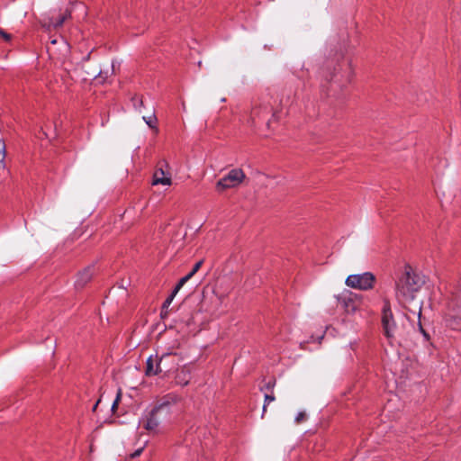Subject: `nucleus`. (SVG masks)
<instances>
[{"instance_id": "obj_14", "label": "nucleus", "mask_w": 461, "mask_h": 461, "mask_svg": "<svg viewBox=\"0 0 461 461\" xmlns=\"http://www.w3.org/2000/svg\"><path fill=\"white\" fill-rule=\"evenodd\" d=\"M193 276L188 273L186 276H183L176 285L174 289V294H177L178 291L182 288V286L192 278Z\"/></svg>"}, {"instance_id": "obj_7", "label": "nucleus", "mask_w": 461, "mask_h": 461, "mask_svg": "<svg viewBox=\"0 0 461 461\" xmlns=\"http://www.w3.org/2000/svg\"><path fill=\"white\" fill-rule=\"evenodd\" d=\"M161 359H162V357H158L157 355L155 357L150 356L147 359V365H146V370H145L146 375L152 376V375H156L161 372V369H160Z\"/></svg>"}, {"instance_id": "obj_15", "label": "nucleus", "mask_w": 461, "mask_h": 461, "mask_svg": "<svg viewBox=\"0 0 461 461\" xmlns=\"http://www.w3.org/2000/svg\"><path fill=\"white\" fill-rule=\"evenodd\" d=\"M306 420H307L306 412L305 411H301L294 418V422L296 424H301L302 422H304Z\"/></svg>"}, {"instance_id": "obj_4", "label": "nucleus", "mask_w": 461, "mask_h": 461, "mask_svg": "<svg viewBox=\"0 0 461 461\" xmlns=\"http://www.w3.org/2000/svg\"><path fill=\"white\" fill-rule=\"evenodd\" d=\"M375 280V276L372 273L366 272L348 276L345 284L350 288L366 291L374 287Z\"/></svg>"}, {"instance_id": "obj_10", "label": "nucleus", "mask_w": 461, "mask_h": 461, "mask_svg": "<svg viewBox=\"0 0 461 461\" xmlns=\"http://www.w3.org/2000/svg\"><path fill=\"white\" fill-rule=\"evenodd\" d=\"M71 16V11L68 8L61 11L57 16H51L50 23L57 28L61 26L65 21H67Z\"/></svg>"}, {"instance_id": "obj_18", "label": "nucleus", "mask_w": 461, "mask_h": 461, "mask_svg": "<svg viewBox=\"0 0 461 461\" xmlns=\"http://www.w3.org/2000/svg\"><path fill=\"white\" fill-rule=\"evenodd\" d=\"M0 36L5 41H10L12 40V35L5 32L3 29L0 28Z\"/></svg>"}, {"instance_id": "obj_16", "label": "nucleus", "mask_w": 461, "mask_h": 461, "mask_svg": "<svg viewBox=\"0 0 461 461\" xmlns=\"http://www.w3.org/2000/svg\"><path fill=\"white\" fill-rule=\"evenodd\" d=\"M275 400V397L272 394H265V403L263 405V414L266 412L267 406Z\"/></svg>"}, {"instance_id": "obj_27", "label": "nucleus", "mask_w": 461, "mask_h": 461, "mask_svg": "<svg viewBox=\"0 0 461 461\" xmlns=\"http://www.w3.org/2000/svg\"><path fill=\"white\" fill-rule=\"evenodd\" d=\"M264 110H265L266 113H268V108L267 107H265Z\"/></svg>"}, {"instance_id": "obj_2", "label": "nucleus", "mask_w": 461, "mask_h": 461, "mask_svg": "<svg viewBox=\"0 0 461 461\" xmlns=\"http://www.w3.org/2000/svg\"><path fill=\"white\" fill-rule=\"evenodd\" d=\"M382 323L384 330V333L388 339H394L399 343H402L406 340V336L404 332L395 326L390 303L388 301H384Z\"/></svg>"}, {"instance_id": "obj_6", "label": "nucleus", "mask_w": 461, "mask_h": 461, "mask_svg": "<svg viewBox=\"0 0 461 461\" xmlns=\"http://www.w3.org/2000/svg\"><path fill=\"white\" fill-rule=\"evenodd\" d=\"M163 408L159 405L152 409V411L140 421L143 428L150 433H157L159 425V420L157 417L158 412Z\"/></svg>"}, {"instance_id": "obj_19", "label": "nucleus", "mask_w": 461, "mask_h": 461, "mask_svg": "<svg viewBox=\"0 0 461 461\" xmlns=\"http://www.w3.org/2000/svg\"><path fill=\"white\" fill-rule=\"evenodd\" d=\"M143 119L145 120L146 123L150 127V128H155V125L153 124V122L156 121V118L155 117H149V118H145L143 117Z\"/></svg>"}, {"instance_id": "obj_13", "label": "nucleus", "mask_w": 461, "mask_h": 461, "mask_svg": "<svg viewBox=\"0 0 461 461\" xmlns=\"http://www.w3.org/2000/svg\"><path fill=\"white\" fill-rule=\"evenodd\" d=\"M5 141L0 139V169L4 168L5 164Z\"/></svg>"}, {"instance_id": "obj_26", "label": "nucleus", "mask_w": 461, "mask_h": 461, "mask_svg": "<svg viewBox=\"0 0 461 461\" xmlns=\"http://www.w3.org/2000/svg\"><path fill=\"white\" fill-rule=\"evenodd\" d=\"M99 402H100V400L97 401V402L94 405L93 411H95V409L97 408V405H98Z\"/></svg>"}, {"instance_id": "obj_20", "label": "nucleus", "mask_w": 461, "mask_h": 461, "mask_svg": "<svg viewBox=\"0 0 461 461\" xmlns=\"http://www.w3.org/2000/svg\"><path fill=\"white\" fill-rule=\"evenodd\" d=\"M143 448H144L143 447H142L138 448L137 450H135V451L131 455V456L132 458L139 456L142 453Z\"/></svg>"}, {"instance_id": "obj_9", "label": "nucleus", "mask_w": 461, "mask_h": 461, "mask_svg": "<svg viewBox=\"0 0 461 461\" xmlns=\"http://www.w3.org/2000/svg\"><path fill=\"white\" fill-rule=\"evenodd\" d=\"M94 274L95 269L93 266L86 267L84 270L78 273L76 280V286L77 288H83L88 282H90Z\"/></svg>"}, {"instance_id": "obj_11", "label": "nucleus", "mask_w": 461, "mask_h": 461, "mask_svg": "<svg viewBox=\"0 0 461 461\" xmlns=\"http://www.w3.org/2000/svg\"><path fill=\"white\" fill-rule=\"evenodd\" d=\"M190 378V372L185 368H183L176 375V383L182 386H185L189 384Z\"/></svg>"}, {"instance_id": "obj_17", "label": "nucleus", "mask_w": 461, "mask_h": 461, "mask_svg": "<svg viewBox=\"0 0 461 461\" xmlns=\"http://www.w3.org/2000/svg\"><path fill=\"white\" fill-rule=\"evenodd\" d=\"M203 260H200L198 262H196L194 264V266L193 267V269L189 272V274L194 276V274L201 268L202 265H203Z\"/></svg>"}, {"instance_id": "obj_25", "label": "nucleus", "mask_w": 461, "mask_h": 461, "mask_svg": "<svg viewBox=\"0 0 461 461\" xmlns=\"http://www.w3.org/2000/svg\"><path fill=\"white\" fill-rule=\"evenodd\" d=\"M276 114H273V119H272V121H269V122H268V123H267V124H268V126L270 125V123H272V122H273L274 120H276Z\"/></svg>"}, {"instance_id": "obj_21", "label": "nucleus", "mask_w": 461, "mask_h": 461, "mask_svg": "<svg viewBox=\"0 0 461 461\" xmlns=\"http://www.w3.org/2000/svg\"><path fill=\"white\" fill-rule=\"evenodd\" d=\"M419 330L420 331V333H422V335L424 336V338L426 339H429V334L423 330V328L421 327V324L420 322H419Z\"/></svg>"}, {"instance_id": "obj_22", "label": "nucleus", "mask_w": 461, "mask_h": 461, "mask_svg": "<svg viewBox=\"0 0 461 461\" xmlns=\"http://www.w3.org/2000/svg\"><path fill=\"white\" fill-rule=\"evenodd\" d=\"M121 398H122V390L119 389L118 392H117L116 398H115V400L113 402H117L119 404V402L121 401Z\"/></svg>"}, {"instance_id": "obj_23", "label": "nucleus", "mask_w": 461, "mask_h": 461, "mask_svg": "<svg viewBox=\"0 0 461 461\" xmlns=\"http://www.w3.org/2000/svg\"><path fill=\"white\" fill-rule=\"evenodd\" d=\"M258 116V109H253L252 110V113H251V119H252V122H255V119Z\"/></svg>"}, {"instance_id": "obj_8", "label": "nucleus", "mask_w": 461, "mask_h": 461, "mask_svg": "<svg viewBox=\"0 0 461 461\" xmlns=\"http://www.w3.org/2000/svg\"><path fill=\"white\" fill-rule=\"evenodd\" d=\"M172 179L168 172H165L162 167L156 169L153 175L152 185H171Z\"/></svg>"}, {"instance_id": "obj_24", "label": "nucleus", "mask_w": 461, "mask_h": 461, "mask_svg": "<svg viewBox=\"0 0 461 461\" xmlns=\"http://www.w3.org/2000/svg\"><path fill=\"white\" fill-rule=\"evenodd\" d=\"M117 406H118V403L113 402V405H112V411H113V412L115 411V410H116Z\"/></svg>"}, {"instance_id": "obj_5", "label": "nucleus", "mask_w": 461, "mask_h": 461, "mask_svg": "<svg viewBox=\"0 0 461 461\" xmlns=\"http://www.w3.org/2000/svg\"><path fill=\"white\" fill-rule=\"evenodd\" d=\"M338 75L340 76V81L346 83L350 82L354 76V69L351 61L345 60L343 56L340 57L338 63L334 66L330 80H332Z\"/></svg>"}, {"instance_id": "obj_3", "label": "nucleus", "mask_w": 461, "mask_h": 461, "mask_svg": "<svg viewBox=\"0 0 461 461\" xmlns=\"http://www.w3.org/2000/svg\"><path fill=\"white\" fill-rule=\"evenodd\" d=\"M246 178L245 172L239 167L230 169L223 177L216 183L218 191L236 188L240 185Z\"/></svg>"}, {"instance_id": "obj_1", "label": "nucleus", "mask_w": 461, "mask_h": 461, "mask_svg": "<svg viewBox=\"0 0 461 461\" xmlns=\"http://www.w3.org/2000/svg\"><path fill=\"white\" fill-rule=\"evenodd\" d=\"M424 285V278L408 267L400 276L395 285V295L398 302L413 314H421V303L418 294Z\"/></svg>"}, {"instance_id": "obj_12", "label": "nucleus", "mask_w": 461, "mask_h": 461, "mask_svg": "<svg viewBox=\"0 0 461 461\" xmlns=\"http://www.w3.org/2000/svg\"><path fill=\"white\" fill-rule=\"evenodd\" d=\"M176 294H174V291H173L172 294L164 302V303L162 305V310H161V317L162 318H164L167 315V310L169 307V305L171 304L172 301L174 300Z\"/></svg>"}]
</instances>
